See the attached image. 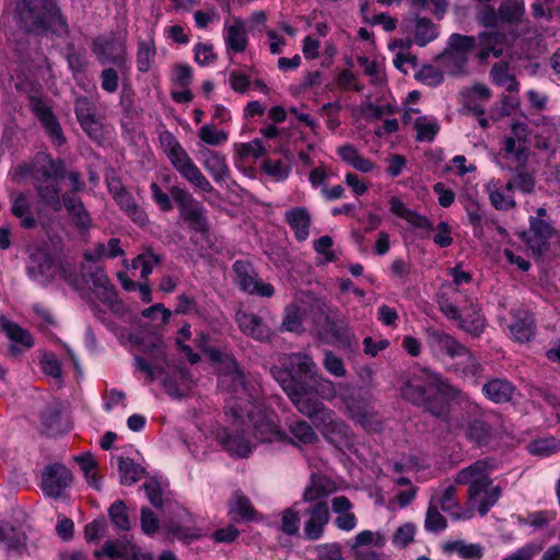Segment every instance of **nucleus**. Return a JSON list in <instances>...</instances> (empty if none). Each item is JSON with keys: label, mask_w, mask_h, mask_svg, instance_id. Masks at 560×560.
Returning <instances> with one entry per match:
<instances>
[{"label": "nucleus", "mask_w": 560, "mask_h": 560, "mask_svg": "<svg viewBox=\"0 0 560 560\" xmlns=\"http://www.w3.org/2000/svg\"><path fill=\"white\" fill-rule=\"evenodd\" d=\"M59 269V266L46 253L36 252L30 258L27 275L37 283L47 284L55 279Z\"/></svg>", "instance_id": "6ab92c4d"}, {"label": "nucleus", "mask_w": 560, "mask_h": 560, "mask_svg": "<svg viewBox=\"0 0 560 560\" xmlns=\"http://www.w3.org/2000/svg\"><path fill=\"white\" fill-rule=\"evenodd\" d=\"M171 196L187 218L198 219L200 217V207L187 190L174 186L171 189Z\"/></svg>", "instance_id": "c03bdc74"}, {"label": "nucleus", "mask_w": 560, "mask_h": 560, "mask_svg": "<svg viewBox=\"0 0 560 560\" xmlns=\"http://www.w3.org/2000/svg\"><path fill=\"white\" fill-rule=\"evenodd\" d=\"M156 54L155 43L152 38L139 42L137 52V67L141 72H148L151 67V61Z\"/></svg>", "instance_id": "603ef678"}, {"label": "nucleus", "mask_w": 560, "mask_h": 560, "mask_svg": "<svg viewBox=\"0 0 560 560\" xmlns=\"http://www.w3.org/2000/svg\"><path fill=\"white\" fill-rule=\"evenodd\" d=\"M490 77L495 85L504 88L509 92L518 91V82L516 81L514 74L511 72L508 63H495L490 71Z\"/></svg>", "instance_id": "37998d69"}, {"label": "nucleus", "mask_w": 560, "mask_h": 560, "mask_svg": "<svg viewBox=\"0 0 560 560\" xmlns=\"http://www.w3.org/2000/svg\"><path fill=\"white\" fill-rule=\"evenodd\" d=\"M167 158L170 159L173 166L179 172V174L184 178H186L190 184H192L196 188H198L202 192L212 191V185L202 175L200 170L192 162V160L189 158V155L183 149L182 145L173 150Z\"/></svg>", "instance_id": "f8f14e48"}, {"label": "nucleus", "mask_w": 560, "mask_h": 560, "mask_svg": "<svg viewBox=\"0 0 560 560\" xmlns=\"http://www.w3.org/2000/svg\"><path fill=\"white\" fill-rule=\"evenodd\" d=\"M91 280L95 295L105 304L113 305L117 296L108 277L102 270H97L91 276Z\"/></svg>", "instance_id": "79ce46f5"}, {"label": "nucleus", "mask_w": 560, "mask_h": 560, "mask_svg": "<svg viewBox=\"0 0 560 560\" xmlns=\"http://www.w3.org/2000/svg\"><path fill=\"white\" fill-rule=\"evenodd\" d=\"M113 524L121 530H127L130 527V521L127 513L126 505L122 501L114 502L108 511Z\"/></svg>", "instance_id": "774afa93"}, {"label": "nucleus", "mask_w": 560, "mask_h": 560, "mask_svg": "<svg viewBox=\"0 0 560 560\" xmlns=\"http://www.w3.org/2000/svg\"><path fill=\"white\" fill-rule=\"evenodd\" d=\"M486 188L490 201L495 209L505 210L514 206L511 182L502 184L499 180H490Z\"/></svg>", "instance_id": "f704fd0d"}, {"label": "nucleus", "mask_w": 560, "mask_h": 560, "mask_svg": "<svg viewBox=\"0 0 560 560\" xmlns=\"http://www.w3.org/2000/svg\"><path fill=\"white\" fill-rule=\"evenodd\" d=\"M401 395L412 404L423 406L435 417L447 413L448 402L462 399V394L440 374L422 369L413 373L401 386Z\"/></svg>", "instance_id": "7ed1b4c3"}, {"label": "nucleus", "mask_w": 560, "mask_h": 560, "mask_svg": "<svg viewBox=\"0 0 560 560\" xmlns=\"http://www.w3.org/2000/svg\"><path fill=\"white\" fill-rule=\"evenodd\" d=\"M360 115L368 119H382L387 115H392L395 113V107L390 104L377 106L374 105L370 100L362 102L358 108Z\"/></svg>", "instance_id": "5fc2aeb1"}, {"label": "nucleus", "mask_w": 560, "mask_h": 560, "mask_svg": "<svg viewBox=\"0 0 560 560\" xmlns=\"http://www.w3.org/2000/svg\"><path fill=\"white\" fill-rule=\"evenodd\" d=\"M551 234L552 229L546 221L541 219H532L526 242L535 254H541L545 250Z\"/></svg>", "instance_id": "7c9ffc66"}, {"label": "nucleus", "mask_w": 560, "mask_h": 560, "mask_svg": "<svg viewBox=\"0 0 560 560\" xmlns=\"http://www.w3.org/2000/svg\"><path fill=\"white\" fill-rule=\"evenodd\" d=\"M71 481L72 474L65 465L52 464L43 471L40 488L46 495L59 498Z\"/></svg>", "instance_id": "4468645a"}, {"label": "nucleus", "mask_w": 560, "mask_h": 560, "mask_svg": "<svg viewBox=\"0 0 560 560\" xmlns=\"http://www.w3.org/2000/svg\"><path fill=\"white\" fill-rule=\"evenodd\" d=\"M417 527L412 523L401 524L392 536V544L395 548L404 549L410 545L416 536Z\"/></svg>", "instance_id": "e2e57ef3"}, {"label": "nucleus", "mask_w": 560, "mask_h": 560, "mask_svg": "<svg viewBox=\"0 0 560 560\" xmlns=\"http://www.w3.org/2000/svg\"><path fill=\"white\" fill-rule=\"evenodd\" d=\"M95 556H105L110 560H153L150 553L141 551L128 540H108L101 550L95 551Z\"/></svg>", "instance_id": "f3484780"}, {"label": "nucleus", "mask_w": 560, "mask_h": 560, "mask_svg": "<svg viewBox=\"0 0 560 560\" xmlns=\"http://www.w3.org/2000/svg\"><path fill=\"white\" fill-rule=\"evenodd\" d=\"M556 515L555 511H539L528 514L527 517L520 518V524L528 525L535 530H539L551 524L556 520Z\"/></svg>", "instance_id": "bf43d9fd"}, {"label": "nucleus", "mask_w": 560, "mask_h": 560, "mask_svg": "<svg viewBox=\"0 0 560 560\" xmlns=\"http://www.w3.org/2000/svg\"><path fill=\"white\" fill-rule=\"evenodd\" d=\"M75 114L83 130L91 138H97L101 130V122L95 116L93 103L85 97L78 98L75 102Z\"/></svg>", "instance_id": "393cba45"}, {"label": "nucleus", "mask_w": 560, "mask_h": 560, "mask_svg": "<svg viewBox=\"0 0 560 560\" xmlns=\"http://www.w3.org/2000/svg\"><path fill=\"white\" fill-rule=\"evenodd\" d=\"M331 509L337 517L335 525L345 532H351L357 527L358 520L354 513L351 512L352 503L345 495L335 497L331 500Z\"/></svg>", "instance_id": "c756f323"}, {"label": "nucleus", "mask_w": 560, "mask_h": 560, "mask_svg": "<svg viewBox=\"0 0 560 560\" xmlns=\"http://www.w3.org/2000/svg\"><path fill=\"white\" fill-rule=\"evenodd\" d=\"M526 448L534 456L546 457L556 453L559 445L553 438H542L532 441Z\"/></svg>", "instance_id": "0e129e2a"}, {"label": "nucleus", "mask_w": 560, "mask_h": 560, "mask_svg": "<svg viewBox=\"0 0 560 560\" xmlns=\"http://www.w3.org/2000/svg\"><path fill=\"white\" fill-rule=\"evenodd\" d=\"M419 109L411 106L404 113V121L412 124L417 132V140L421 142H431L440 131V124L433 116L419 115Z\"/></svg>", "instance_id": "a211bd4d"}, {"label": "nucleus", "mask_w": 560, "mask_h": 560, "mask_svg": "<svg viewBox=\"0 0 560 560\" xmlns=\"http://www.w3.org/2000/svg\"><path fill=\"white\" fill-rule=\"evenodd\" d=\"M388 206L393 215L405 220L412 228L433 230L431 221L425 215L410 209L400 197L392 196L388 199Z\"/></svg>", "instance_id": "5701e85b"}, {"label": "nucleus", "mask_w": 560, "mask_h": 560, "mask_svg": "<svg viewBox=\"0 0 560 560\" xmlns=\"http://www.w3.org/2000/svg\"><path fill=\"white\" fill-rule=\"evenodd\" d=\"M336 491V485L325 476L312 475L310 485L303 492L305 502H319Z\"/></svg>", "instance_id": "473e14b6"}, {"label": "nucleus", "mask_w": 560, "mask_h": 560, "mask_svg": "<svg viewBox=\"0 0 560 560\" xmlns=\"http://www.w3.org/2000/svg\"><path fill=\"white\" fill-rule=\"evenodd\" d=\"M285 219L299 241L308 237L311 217L305 208L298 207L287 211Z\"/></svg>", "instance_id": "e433bc0d"}, {"label": "nucleus", "mask_w": 560, "mask_h": 560, "mask_svg": "<svg viewBox=\"0 0 560 560\" xmlns=\"http://www.w3.org/2000/svg\"><path fill=\"white\" fill-rule=\"evenodd\" d=\"M509 45V39L499 32H485L478 37V57L481 60L490 56L500 57ZM476 47L477 42L474 37L453 34L448 39L447 49L439 58L440 63L447 73L459 74L465 70L468 54Z\"/></svg>", "instance_id": "20e7f679"}, {"label": "nucleus", "mask_w": 560, "mask_h": 560, "mask_svg": "<svg viewBox=\"0 0 560 560\" xmlns=\"http://www.w3.org/2000/svg\"><path fill=\"white\" fill-rule=\"evenodd\" d=\"M93 50L102 63L122 67L126 60V45L121 36H102L95 39Z\"/></svg>", "instance_id": "ddd939ff"}, {"label": "nucleus", "mask_w": 560, "mask_h": 560, "mask_svg": "<svg viewBox=\"0 0 560 560\" xmlns=\"http://www.w3.org/2000/svg\"><path fill=\"white\" fill-rule=\"evenodd\" d=\"M441 310L445 314L446 317H448L451 319L459 320L460 327L470 334L478 335L483 329L485 323H483V319L479 315H477L474 319L468 322L466 319L460 318L458 308L451 303L442 304Z\"/></svg>", "instance_id": "49530a36"}, {"label": "nucleus", "mask_w": 560, "mask_h": 560, "mask_svg": "<svg viewBox=\"0 0 560 560\" xmlns=\"http://www.w3.org/2000/svg\"><path fill=\"white\" fill-rule=\"evenodd\" d=\"M491 91L485 84H475L466 93L465 104L467 108L476 113H483V105L490 100Z\"/></svg>", "instance_id": "a18cd8bd"}, {"label": "nucleus", "mask_w": 560, "mask_h": 560, "mask_svg": "<svg viewBox=\"0 0 560 560\" xmlns=\"http://www.w3.org/2000/svg\"><path fill=\"white\" fill-rule=\"evenodd\" d=\"M75 460L80 465V468L83 471L84 478L89 486L98 490L101 487V482L96 476V462L94 457L91 454H84L78 456Z\"/></svg>", "instance_id": "13d9d810"}, {"label": "nucleus", "mask_w": 560, "mask_h": 560, "mask_svg": "<svg viewBox=\"0 0 560 560\" xmlns=\"http://www.w3.org/2000/svg\"><path fill=\"white\" fill-rule=\"evenodd\" d=\"M16 9L25 28L44 33L51 31L57 35L67 32V25L60 15L55 0H19Z\"/></svg>", "instance_id": "39448f33"}, {"label": "nucleus", "mask_w": 560, "mask_h": 560, "mask_svg": "<svg viewBox=\"0 0 560 560\" xmlns=\"http://www.w3.org/2000/svg\"><path fill=\"white\" fill-rule=\"evenodd\" d=\"M63 205L68 212L75 218L77 224L85 228L90 223V218L83 208L82 202L75 196H63Z\"/></svg>", "instance_id": "052dcab7"}, {"label": "nucleus", "mask_w": 560, "mask_h": 560, "mask_svg": "<svg viewBox=\"0 0 560 560\" xmlns=\"http://www.w3.org/2000/svg\"><path fill=\"white\" fill-rule=\"evenodd\" d=\"M233 269L236 281L244 292L261 298H271L275 294L273 285L259 279L250 262L237 260L234 262Z\"/></svg>", "instance_id": "9b49d317"}, {"label": "nucleus", "mask_w": 560, "mask_h": 560, "mask_svg": "<svg viewBox=\"0 0 560 560\" xmlns=\"http://www.w3.org/2000/svg\"><path fill=\"white\" fill-rule=\"evenodd\" d=\"M223 39L228 51L243 52L248 45V36L245 22L240 18H233L231 23L225 22Z\"/></svg>", "instance_id": "4be33fe9"}, {"label": "nucleus", "mask_w": 560, "mask_h": 560, "mask_svg": "<svg viewBox=\"0 0 560 560\" xmlns=\"http://www.w3.org/2000/svg\"><path fill=\"white\" fill-rule=\"evenodd\" d=\"M387 541L386 535L383 532L362 530L358 533L351 545V549L355 551L363 546H373L383 548Z\"/></svg>", "instance_id": "8fccbe9b"}, {"label": "nucleus", "mask_w": 560, "mask_h": 560, "mask_svg": "<svg viewBox=\"0 0 560 560\" xmlns=\"http://www.w3.org/2000/svg\"><path fill=\"white\" fill-rule=\"evenodd\" d=\"M262 171L273 180L283 182L289 177L291 166L281 160H267L262 164Z\"/></svg>", "instance_id": "680f3d73"}, {"label": "nucleus", "mask_w": 560, "mask_h": 560, "mask_svg": "<svg viewBox=\"0 0 560 560\" xmlns=\"http://www.w3.org/2000/svg\"><path fill=\"white\" fill-rule=\"evenodd\" d=\"M236 322L243 334L256 340L265 341L271 336L270 329L254 314L240 311L236 313Z\"/></svg>", "instance_id": "bb28decb"}, {"label": "nucleus", "mask_w": 560, "mask_h": 560, "mask_svg": "<svg viewBox=\"0 0 560 560\" xmlns=\"http://www.w3.org/2000/svg\"><path fill=\"white\" fill-rule=\"evenodd\" d=\"M230 513L238 516L242 520H252L255 510L247 497L242 493H235L230 504Z\"/></svg>", "instance_id": "6e6d98bb"}, {"label": "nucleus", "mask_w": 560, "mask_h": 560, "mask_svg": "<svg viewBox=\"0 0 560 560\" xmlns=\"http://www.w3.org/2000/svg\"><path fill=\"white\" fill-rule=\"evenodd\" d=\"M411 37L392 39L388 49L393 52V63L401 72L407 73L415 66L416 58L411 55Z\"/></svg>", "instance_id": "a878e982"}, {"label": "nucleus", "mask_w": 560, "mask_h": 560, "mask_svg": "<svg viewBox=\"0 0 560 560\" xmlns=\"http://www.w3.org/2000/svg\"><path fill=\"white\" fill-rule=\"evenodd\" d=\"M316 369V363L306 353L280 354L271 368V374L295 408L312 419L332 444L348 446L352 440L351 431L332 410L324 406L318 395L327 400L338 397L352 420L365 430H380L381 422L364 397L348 384L336 386L329 380L314 377Z\"/></svg>", "instance_id": "f257e3e1"}, {"label": "nucleus", "mask_w": 560, "mask_h": 560, "mask_svg": "<svg viewBox=\"0 0 560 560\" xmlns=\"http://www.w3.org/2000/svg\"><path fill=\"white\" fill-rule=\"evenodd\" d=\"M511 337L517 342L529 341L535 334L534 318L528 312H518L513 315V322L509 325Z\"/></svg>", "instance_id": "2f4dec72"}, {"label": "nucleus", "mask_w": 560, "mask_h": 560, "mask_svg": "<svg viewBox=\"0 0 560 560\" xmlns=\"http://www.w3.org/2000/svg\"><path fill=\"white\" fill-rule=\"evenodd\" d=\"M462 429L465 436L478 446L488 445L493 439L492 428L480 419L469 420Z\"/></svg>", "instance_id": "c9c22d12"}, {"label": "nucleus", "mask_w": 560, "mask_h": 560, "mask_svg": "<svg viewBox=\"0 0 560 560\" xmlns=\"http://www.w3.org/2000/svg\"><path fill=\"white\" fill-rule=\"evenodd\" d=\"M501 493V488L493 485L492 480L485 485L468 489L465 511L459 516L464 518H471L475 515V512L481 516L486 515L498 502Z\"/></svg>", "instance_id": "9d476101"}, {"label": "nucleus", "mask_w": 560, "mask_h": 560, "mask_svg": "<svg viewBox=\"0 0 560 560\" xmlns=\"http://www.w3.org/2000/svg\"><path fill=\"white\" fill-rule=\"evenodd\" d=\"M39 167L35 173L37 180V192L43 202L49 205L54 210L61 209L59 199L58 183L65 176V166L61 162L52 161L47 156H38Z\"/></svg>", "instance_id": "6e6552de"}, {"label": "nucleus", "mask_w": 560, "mask_h": 560, "mask_svg": "<svg viewBox=\"0 0 560 560\" xmlns=\"http://www.w3.org/2000/svg\"><path fill=\"white\" fill-rule=\"evenodd\" d=\"M199 139L209 145H221L229 139V132L224 129H219L213 124H206L198 130Z\"/></svg>", "instance_id": "3c124183"}, {"label": "nucleus", "mask_w": 560, "mask_h": 560, "mask_svg": "<svg viewBox=\"0 0 560 560\" xmlns=\"http://www.w3.org/2000/svg\"><path fill=\"white\" fill-rule=\"evenodd\" d=\"M121 483L130 486L143 476V468L130 458H119L118 463Z\"/></svg>", "instance_id": "09e8293b"}, {"label": "nucleus", "mask_w": 560, "mask_h": 560, "mask_svg": "<svg viewBox=\"0 0 560 560\" xmlns=\"http://www.w3.org/2000/svg\"><path fill=\"white\" fill-rule=\"evenodd\" d=\"M119 207L138 224L144 225L148 221L147 214L135 202L133 198L126 190L115 199Z\"/></svg>", "instance_id": "de8ad7c7"}, {"label": "nucleus", "mask_w": 560, "mask_h": 560, "mask_svg": "<svg viewBox=\"0 0 560 560\" xmlns=\"http://www.w3.org/2000/svg\"><path fill=\"white\" fill-rule=\"evenodd\" d=\"M290 432L296 440L299 446L313 444L317 440V435L312 427L305 421H296L290 425Z\"/></svg>", "instance_id": "4d7b16f0"}, {"label": "nucleus", "mask_w": 560, "mask_h": 560, "mask_svg": "<svg viewBox=\"0 0 560 560\" xmlns=\"http://www.w3.org/2000/svg\"><path fill=\"white\" fill-rule=\"evenodd\" d=\"M323 366L335 377H345L347 375V369L342 358L330 350L324 352Z\"/></svg>", "instance_id": "69168bd1"}, {"label": "nucleus", "mask_w": 560, "mask_h": 560, "mask_svg": "<svg viewBox=\"0 0 560 560\" xmlns=\"http://www.w3.org/2000/svg\"><path fill=\"white\" fill-rule=\"evenodd\" d=\"M482 390L489 399H491L494 402L501 404L511 400L515 392V388L508 381L493 380L487 383L482 387Z\"/></svg>", "instance_id": "a19ab883"}, {"label": "nucleus", "mask_w": 560, "mask_h": 560, "mask_svg": "<svg viewBox=\"0 0 560 560\" xmlns=\"http://www.w3.org/2000/svg\"><path fill=\"white\" fill-rule=\"evenodd\" d=\"M136 364L148 382L160 381L168 395L174 397L182 395L179 380L183 381L184 373L176 370L172 376L170 375V371L166 370V368L170 369V365L166 362V352L162 342L154 346L152 362L136 358Z\"/></svg>", "instance_id": "0eeeda50"}, {"label": "nucleus", "mask_w": 560, "mask_h": 560, "mask_svg": "<svg viewBox=\"0 0 560 560\" xmlns=\"http://www.w3.org/2000/svg\"><path fill=\"white\" fill-rule=\"evenodd\" d=\"M425 341L434 355H447L451 359L459 360L454 366L456 372L460 371L464 376L477 374L479 363L476 358L450 334L430 327L425 329Z\"/></svg>", "instance_id": "423d86ee"}, {"label": "nucleus", "mask_w": 560, "mask_h": 560, "mask_svg": "<svg viewBox=\"0 0 560 560\" xmlns=\"http://www.w3.org/2000/svg\"><path fill=\"white\" fill-rule=\"evenodd\" d=\"M524 13V5L517 0H506L500 7V19L502 22L515 23Z\"/></svg>", "instance_id": "338daca9"}, {"label": "nucleus", "mask_w": 560, "mask_h": 560, "mask_svg": "<svg viewBox=\"0 0 560 560\" xmlns=\"http://www.w3.org/2000/svg\"><path fill=\"white\" fill-rule=\"evenodd\" d=\"M340 160L354 170L362 173H370L375 168V163L362 155L354 145L347 143L337 149Z\"/></svg>", "instance_id": "72a5a7b5"}, {"label": "nucleus", "mask_w": 560, "mask_h": 560, "mask_svg": "<svg viewBox=\"0 0 560 560\" xmlns=\"http://www.w3.org/2000/svg\"><path fill=\"white\" fill-rule=\"evenodd\" d=\"M306 513L307 520L304 523L305 537L308 540H317L322 538L325 527L330 520L328 504L325 501L316 502Z\"/></svg>", "instance_id": "aec40b11"}, {"label": "nucleus", "mask_w": 560, "mask_h": 560, "mask_svg": "<svg viewBox=\"0 0 560 560\" xmlns=\"http://www.w3.org/2000/svg\"><path fill=\"white\" fill-rule=\"evenodd\" d=\"M512 136H506L502 140V149L499 159L503 158L511 161L504 165L498 160L501 167L517 168L526 162L527 159V125L523 121L514 122L511 127Z\"/></svg>", "instance_id": "1a4fd4ad"}, {"label": "nucleus", "mask_w": 560, "mask_h": 560, "mask_svg": "<svg viewBox=\"0 0 560 560\" xmlns=\"http://www.w3.org/2000/svg\"><path fill=\"white\" fill-rule=\"evenodd\" d=\"M497 468L493 459H479L471 465L463 468L456 476L457 485L468 486V489L485 485L490 481V474Z\"/></svg>", "instance_id": "dca6fc26"}, {"label": "nucleus", "mask_w": 560, "mask_h": 560, "mask_svg": "<svg viewBox=\"0 0 560 560\" xmlns=\"http://www.w3.org/2000/svg\"><path fill=\"white\" fill-rule=\"evenodd\" d=\"M197 346L219 366V386L229 394L225 416L231 419L233 429L220 427L211 430L220 445L231 456L248 457L255 443L245 434L243 425L250 423L253 435L259 443L280 442L285 433L279 429L278 416L267 408L261 399L259 384L248 378L240 369L233 355L208 345V336L199 335Z\"/></svg>", "instance_id": "f03ea898"}, {"label": "nucleus", "mask_w": 560, "mask_h": 560, "mask_svg": "<svg viewBox=\"0 0 560 560\" xmlns=\"http://www.w3.org/2000/svg\"><path fill=\"white\" fill-rule=\"evenodd\" d=\"M205 168L215 180H224L229 174L225 156L219 152L206 149L201 152Z\"/></svg>", "instance_id": "58836bf2"}, {"label": "nucleus", "mask_w": 560, "mask_h": 560, "mask_svg": "<svg viewBox=\"0 0 560 560\" xmlns=\"http://www.w3.org/2000/svg\"><path fill=\"white\" fill-rule=\"evenodd\" d=\"M401 31L406 35H413L412 45L424 47L439 36L438 26L427 18L418 15L406 18L401 23Z\"/></svg>", "instance_id": "2eb2a0df"}, {"label": "nucleus", "mask_w": 560, "mask_h": 560, "mask_svg": "<svg viewBox=\"0 0 560 560\" xmlns=\"http://www.w3.org/2000/svg\"><path fill=\"white\" fill-rule=\"evenodd\" d=\"M31 108L51 138L54 144L58 147L63 144L65 137L61 127L46 102L38 97H32Z\"/></svg>", "instance_id": "412c9836"}, {"label": "nucleus", "mask_w": 560, "mask_h": 560, "mask_svg": "<svg viewBox=\"0 0 560 560\" xmlns=\"http://www.w3.org/2000/svg\"><path fill=\"white\" fill-rule=\"evenodd\" d=\"M300 511L298 510V503L292 506L284 509L281 514V530L289 535L293 536L299 533L300 529Z\"/></svg>", "instance_id": "864d4df0"}, {"label": "nucleus", "mask_w": 560, "mask_h": 560, "mask_svg": "<svg viewBox=\"0 0 560 560\" xmlns=\"http://www.w3.org/2000/svg\"><path fill=\"white\" fill-rule=\"evenodd\" d=\"M306 318V302L292 303L285 307L282 326L288 331L301 332Z\"/></svg>", "instance_id": "4c0bfd02"}, {"label": "nucleus", "mask_w": 560, "mask_h": 560, "mask_svg": "<svg viewBox=\"0 0 560 560\" xmlns=\"http://www.w3.org/2000/svg\"><path fill=\"white\" fill-rule=\"evenodd\" d=\"M1 329L11 342V351L21 353L34 346V338L28 330L7 318L0 320Z\"/></svg>", "instance_id": "b1692460"}, {"label": "nucleus", "mask_w": 560, "mask_h": 560, "mask_svg": "<svg viewBox=\"0 0 560 560\" xmlns=\"http://www.w3.org/2000/svg\"><path fill=\"white\" fill-rule=\"evenodd\" d=\"M33 199L25 194L11 197V212L20 220L21 226L32 229L36 225V215L33 209Z\"/></svg>", "instance_id": "cd10ccee"}, {"label": "nucleus", "mask_w": 560, "mask_h": 560, "mask_svg": "<svg viewBox=\"0 0 560 560\" xmlns=\"http://www.w3.org/2000/svg\"><path fill=\"white\" fill-rule=\"evenodd\" d=\"M445 552H455L464 560H479L483 557L485 549L479 544L464 540H451L443 545Z\"/></svg>", "instance_id": "ea45409f"}, {"label": "nucleus", "mask_w": 560, "mask_h": 560, "mask_svg": "<svg viewBox=\"0 0 560 560\" xmlns=\"http://www.w3.org/2000/svg\"><path fill=\"white\" fill-rule=\"evenodd\" d=\"M431 504L440 506L444 512L448 513L457 521H467L468 518L460 517L465 508H462L456 499V490L453 486L445 487L436 491L431 498Z\"/></svg>", "instance_id": "c85d7f7f"}]
</instances>
